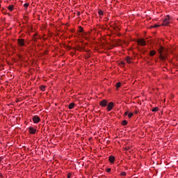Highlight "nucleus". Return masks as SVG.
Here are the masks:
<instances>
[{"label": "nucleus", "instance_id": "f257e3e1", "mask_svg": "<svg viewBox=\"0 0 178 178\" xmlns=\"http://www.w3.org/2000/svg\"><path fill=\"white\" fill-rule=\"evenodd\" d=\"M170 24V17L169 15H167L163 20V23L161 26H169Z\"/></svg>", "mask_w": 178, "mask_h": 178}, {"label": "nucleus", "instance_id": "f03ea898", "mask_svg": "<svg viewBox=\"0 0 178 178\" xmlns=\"http://www.w3.org/2000/svg\"><path fill=\"white\" fill-rule=\"evenodd\" d=\"M17 41L19 47H26V40L17 39Z\"/></svg>", "mask_w": 178, "mask_h": 178}, {"label": "nucleus", "instance_id": "7ed1b4c3", "mask_svg": "<svg viewBox=\"0 0 178 178\" xmlns=\"http://www.w3.org/2000/svg\"><path fill=\"white\" fill-rule=\"evenodd\" d=\"M113 106H115V104L112 102H109L107 105V112H111L113 109Z\"/></svg>", "mask_w": 178, "mask_h": 178}, {"label": "nucleus", "instance_id": "20e7f679", "mask_svg": "<svg viewBox=\"0 0 178 178\" xmlns=\"http://www.w3.org/2000/svg\"><path fill=\"white\" fill-rule=\"evenodd\" d=\"M138 45H140L141 47H145V45H147V43L145 42V40H144V39L138 40Z\"/></svg>", "mask_w": 178, "mask_h": 178}, {"label": "nucleus", "instance_id": "39448f33", "mask_svg": "<svg viewBox=\"0 0 178 178\" xmlns=\"http://www.w3.org/2000/svg\"><path fill=\"white\" fill-rule=\"evenodd\" d=\"M33 123H40L41 118L38 115H34L32 118Z\"/></svg>", "mask_w": 178, "mask_h": 178}, {"label": "nucleus", "instance_id": "423d86ee", "mask_svg": "<svg viewBox=\"0 0 178 178\" xmlns=\"http://www.w3.org/2000/svg\"><path fill=\"white\" fill-rule=\"evenodd\" d=\"M29 134H35V133H37V129H35L33 127H29Z\"/></svg>", "mask_w": 178, "mask_h": 178}, {"label": "nucleus", "instance_id": "0eeeda50", "mask_svg": "<svg viewBox=\"0 0 178 178\" xmlns=\"http://www.w3.org/2000/svg\"><path fill=\"white\" fill-rule=\"evenodd\" d=\"M100 106L105 107L108 105V101L104 99L99 103Z\"/></svg>", "mask_w": 178, "mask_h": 178}, {"label": "nucleus", "instance_id": "6e6552de", "mask_svg": "<svg viewBox=\"0 0 178 178\" xmlns=\"http://www.w3.org/2000/svg\"><path fill=\"white\" fill-rule=\"evenodd\" d=\"M108 161L111 163H113V162H115V157L113 156H110L108 157Z\"/></svg>", "mask_w": 178, "mask_h": 178}, {"label": "nucleus", "instance_id": "1a4fd4ad", "mask_svg": "<svg viewBox=\"0 0 178 178\" xmlns=\"http://www.w3.org/2000/svg\"><path fill=\"white\" fill-rule=\"evenodd\" d=\"M125 60H126L127 63H131V58H130L129 56L126 57Z\"/></svg>", "mask_w": 178, "mask_h": 178}, {"label": "nucleus", "instance_id": "9d476101", "mask_svg": "<svg viewBox=\"0 0 178 178\" xmlns=\"http://www.w3.org/2000/svg\"><path fill=\"white\" fill-rule=\"evenodd\" d=\"M15 8V6L13 5H10L8 7V10H10V12H13V8Z\"/></svg>", "mask_w": 178, "mask_h": 178}, {"label": "nucleus", "instance_id": "9b49d317", "mask_svg": "<svg viewBox=\"0 0 178 178\" xmlns=\"http://www.w3.org/2000/svg\"><path fill=\"white\" fill-rule=\"evenodd\" d=\"M156 54V51H155V50H152L149 52V56H154V55H155Z\"/></svg>", "mask_w": 178, "mask_h": 178}, {"label": "nucleus", "instance_id": "f8f14e48", "mask_svg": "<svg viewBox=\"0 0 178 178\" xmlns=\"http://www.w3.org/2000/svg\"><path fill=\"white\" fill-rule=\"evenodd\" d=\"M121 86H122V83L120 82L117 83L115 84V87H116L117 90H118V88H120Z\"/></svg>", "mask_w": 178, "mask_h": 178}, {"label": "nucleus", "instance_id": "ddd939ff", "mask_svg": "<svg viewBox=\"0 0 178 178\" xmlns=\"http://www.w3.org/2000/svg\"><path fill=\"white\" fill-rule=\"evenodd\" d=\"M98 15L99 16H104V11L102 10H99Z\"/></svg>", "mask_w": 178, "mask_h": 178}, {"label": "nucleus", "instance_id": "4468645a", "mask_svg": "<svg viewBox=\"0 0 178 178\" xmlns=\"http://www.w3.org/2000/svg\"><path fill=\"white\" fill-rule=\"evenodd\" d=\"M74 108V103H71L69 104V109H73Z\"/></svg>", "mask_w": 178, "mask_h": 178}, {"label": "nucleus", "instance_id": "2eb2a0df", "mask_svg": "<svg viewBox=\"0 0 178 178\" xmlns=\"http://www.w3.org/2000/svg\"><path fill=\"white\" fill-rule=\"evenodd\" d=\"M40 90L41 91H45V86L42 85V86L40 87Z\"/></svg>", "mask_w": 178, "mask_h": 178}, {"label": "nucleus", "instance_id": "dca6fc26", "mask_svg": "<svg viewBox=\"0 0 178 178\" xmlns=\"http://www.w3.org/2000/svg\"><path fill=\"white\" fill-rule=\"evenodd\" d=\"M122 126H126V125H127V121L126 120H123V121L122 122Z\"/></svg>", "mask_w": 178, "mask_h": 178}, {"label": "nucleus", "instance_id": "f3484780", "mask_svg": "<svg viewBox=\"0 0 178 178\" xmlns=\"http://www.w3.org/2000/svg\"><path fill=\"white\" fill-rule=\"evenodd\" d=\"M133 113H128V118H129V119H131V117L133 116Z\"/></svg>", "mask_w": 178, "mask_h": 178}, {"label": "nucleus", "instance_id": "a211bd4d", "mask_svg": "<svg viewBox=\"0 0 178 178\" xmlns=\"http://www.w3.org/2000/svg\"><path fill=\"white\" fill-rule=\"evenodd\" d=\"M152 112H158V108H157V107L153 108L152 109Z\"/></svg>", "mask_w": 178, "mask_h": 178}, {"label": "nucleus", "instance_id": "6ab92c4d", "mask_svg": "<svg viewBox=\"0 0 178 178\" xmlns=\"http://www.w3.org/2000/svg\"><path fill=\"white\" fill-rule=\"evenodd\" d=\"M163 51V47H161L160 49H159V54H162V51Z\"/></svg>", "mask_w": 178, "mask_h": 178}, {"label": "nucleus", "instance_id": "aec40b11", "mask_svg": "<svg viewBox=\"0 0 178 178\" xmlns=\"http://www.w3.org/2000/svg\"><path fill=\"white\" fill-rule=\"evenodd\" d=\"M127 173L125 172H122L120 173V176L124 177L126 176Z\"/></svg>", "mask_w": 178, "mask_h": 178}, {"label": "nucleus", "instance_id": "412c9836", "mask_svg": "<svg viewBox=\"0 0 178 178\" xmlns=\"http://www.w3.org/2000/svg\"><path fill=\"white\" fill-rule=\"evenodd\" d=\"M111 170H112L111 168H106V172H107V173H109Z\"/></svg>", "mask_w": 178, "mask_h": 178}, {"label": "nucleus", "instance_id": "4be33fe9", "mask_svg": "<svg viewBox=\"0 0 178 178\" xmlns=\"http://www.w3.org/2000/svg\"><path fill=\"white\" fill-rule=\"evenodd\" d=\"M67 178H71L72 177V173L69 172L67 175Z\"/></svg>", "mask_w": 178, "mask_h": 178}, {"label": "nucleus", "instance_id": "5701e85b", "mask_svg": "<svg viewBox=\"0 0 178 178\" xmlns=\"http://www.w3.org/2000/svg\"><path fill=\"white\" fill-rule=\"evenodd\" d=\"M24 8H29V4L26 3L24 4Z\"/></svg>", "mask_w": 178, "mask_h": 178}, {"label": "nucleus", "instance_id": "b1692460", "mask_svg": "<svg viewBox=\"0 0 178 178\" xmlns=\"http://www.w3.org/2000/svg\"><path fill=\"white\" fill-rule=\"evenodd\" d=\"M83 29L81 26L79 27V33H83Z\"/></svg>", "mask_w": 178, "mask_h": 178}, {"label": "nucleus", "instance_id": "393cba45", "mask_svg": "<svg viewBox=\"0 0 178 178\" xmlns=\"http://www.w3.org/2000/svg\"><path fill=\"white\" fill-rule=\"evenodd\" d=\"M129 116V112L128 111H126L124 113V116Z\"/></svg>", "mask_w": 178, "mask_h": 178}, {"label": "nucleus", "instance_id": "a878e982", "mask_svg": "<svg viewBox=\"0 0 178 178\" xmlns=\"http://www.w3.org/2000/svg\"><path fill=\"white\" fill-rule=\"evenodd\" d=\"M161 25H158V24H155L154 26H153V27L155 29L156 27H160Z\"/></svg>", "mask_w": 178, "mask_h": 178}, {"label": "nucleus", "instance_id": "bb28decb", "mask_svg": "<svg viewBox=\"0 0 178 178\" xmlns=\"http://www.w3.org/2000/svg\"><path fill=\"white\" fill-rule=\"evenodd\" d=\"M134 113H135L136 115H137V114L138 113V110H136V111H134Z\"/></svg>", "mask_w": 178, "mask_h": 178}, {"label": "nucleus", "instance_id": "cd10ccee", "mask_svg": "<svg viewBox=\"0 0 178 178\" xmlns=\"http://www.w3.org/2000/svg\"><path fill=\"white\" fill-rule=\"evenodd\" d=\"M3 177V175H2V173L0 172V178Z\"/></svg>", "mask_w": 178, "mask_h": 178}, {"label": "nucleus", "instance_id": "c85d7f7f", "mask_svg": "<svg viewBox=\"0 0 178 178\" xmlns=\"http://www.w3.org/2000/svg\"><path fill=\"white\" fill-rule=\"evenodd\" d=\"M161 59H165V57L163 56H161Z\"/></svg>", "mask_w": 178, "mask_h": 178}, {"label": "nucleus", "instance_id": "c756f323", "mask_svg": "<svg viewBox=\"0 0 178 178\" xmlns=\"http://www.w3.org/2000/svg\"><path fill=\"white\" fill-rule=\"evenodd\" d=\"M121 64L122 65H124V62H121Z\"/></svg>", "mask_w": 178, "mask_h": 178}]
</instances>
